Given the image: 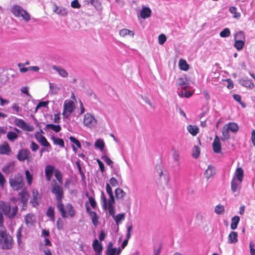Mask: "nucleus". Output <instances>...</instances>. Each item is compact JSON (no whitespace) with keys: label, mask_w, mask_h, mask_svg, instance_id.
Listing matches in <instances>:
<instances>
[{"label":"nucleus","mask_w":255,"mask_h":255,"mask_svg":"<svg viewBox=\"0 0 255 255\" xmlns=\"http://www.w3.org/2000/svg\"><path fill=\"white\" fill-rule=\"evenodd\" d=\"M240 83L243 86L249 88L250 89H252L255 87V84L253 83V82L248 79H242L240 80Z\"/></svg>","instance_id":"obj_17"},{"label":"nucleus","mask_w":255,"mask_h":255,"mask_svg":"<svg viewBox=\"0 0 255 255\" xmlns=\"http://www.w3.org/2000/svg\"><path fill=\"white\" fill-rule=\"evenodd\" d=\"M35 138L41 145L44 147L50 146V143L47 141L45 137L40 134L39 132H37L35 133Z\"/></svg>","instance_id":"obj_11"},{"label":"nucleus","mask_w":255,"mask_h":255,"mask_svg":"<svg viewBox=\"0 0 255 255\" xmlns=\"http://www.w3.org/2000/svg\"><path fill=\"white\" fill-rule=\"evenodd\" d=\"M101 199L103 201V207L104 209L107 210L108 201H107L106 197L103 192H102Z\"/></svg>","instance_id":"obj_54"},{"label":"nucleus","mask_w":255,"mask_h":255,"mask_svg":"<svg viewBox=\"0 0 255 255\" xmlns=\"http://www.w3.org/2000/svg\"><path fill=\"white\" fill-rule=\"evenodd\" d=\"M18 209L17 206L11 207L9 203L0 201V213L9 219H14L15 217Z\"/></svg>","instance_id":"obj_2"},{"label":"nucleus","mask_w":255,"mask_h":255,"mask_svg":"<svg viewBox=\"0 0 255 255\" xmlns=\"http://www.w3.org/2000/svg\"><path fill=\"white\" fill-rule=\"evenodd\" d=\"M187 131L192 135L196 136L199 132V128L195 125H189L187 126Z\"/></svg>","instance_id":"obj_18"},{"label":"nucleus","mask_w":255,"mask_h":255,"mask_svg":"<svg viewBox=\"0 0 255 255\" xmlns=\"http://www.w3.org/2000/svg\"><path fill=\"white\" fill-rule=\"evenodd\" d=\"M83 124L85 126L92 128L96 126L97 120L91 114L87 113L84 115Z\"/></svg>","instance_id":"obj_7"},{"label":"nucleus","mask_w":255,"mask_h":255,"mask_svg":"<svg viewBox=\"0 0 255 255\" xmlns=\"http://www.w3.org/2000/svg\"><path fill=\"white\" fill-rule=\"evenodd\" d=\"M51 193H53L57 201V208L59 212L61 213L62 218H66L68 216L73 217L75 215V211L72 205L70 204H67L64 206L63 204L62 199L64 197V190L62 187V184H58L56 180L54 179L51 182Z\"/></svg>","instance_id":"obj_1"},{"label":"nucleus","mask_w":255,"mask_h":255,"mask_svg":"<svg viewBox=\"0 0 255 255\" xmlns=\"http://www.w3.org/2000/svg\"><path fill=\"white\" fill-rule=\"evenodd\" d=\"M91 216L92 218V221L94 226H97L98 223V217L97 215V214L95 212H91Z\"/></svg>","instance_id":"obj_51"},{"label":"nucleus","mask_w":255,"mask_h":255,"mask_svg":"<svg viewBox=\"0 0 255 255\" xmlns=\"http://www.w3.org/2000/svg\"><path fill=\"white\" fill-rule=\"evenodd\" d=\"M14 124L22 129L28 131H31L33 130V127L28 125L23 120L15 118L14 121Z\"/></svg>","instance_id":"obj_8"},{"label":"nucleus","mask_w":255,"mask_h":255,"mask_svg":"<svg viewBox=\"0 0 255 255\" xmlns=\"http://www.w3.org/2000/svg\"><path fill=\"white\" fill-rule=\"evenodd\" d=\"M245 44V41H244L235 40L234 46L237 50L240 51L244 48Z\"/></svg>","instance_id":"obj_36"},{"label":"nucleus","mask_w":255,"mask_h":255,"mask_svg":"<svg viewBox=\"0 0 255 255\" xmlns=\"http://www.w3.org/2000/svg\"><path fill=\"white\" fill-rule=\"evenodd\" d=\"M213 150L215 153H219L221 152V143L219 137L216 135L212 143Z\"/></svg>","instance_id":"obj_10"},{"label":"nucleus","mask_w":255,"mask_h":255,"mask_svg":"<svg viewBox=\"0 0 255 255\" xmlns=\"http://www.w3.org/2000/svg\"><path fill=\"white\" fill-rule=\"evenodd\" d=\"M229 130L227 128V126H224L222 128V136L221 137V140L222 141H225L228 140L230 138V134L229 133Z\"/></svg>","instance_id":"obj_24"},{"label":"nucleus","mask_w":255,"mask_h":255,"mask_svg":"<svg viewBox=\"0 0 255 255\" xmlns=\"http://www.w3.org/2000/svg\"><path fill=\"white\" fill-rule=\"evenodd\" d=\"M117 249L116 248H107V255H115L116 254Z\"/></svg>","instance_id":"obj_61"},{"label":"nucleus","mask_w":255,"mask_h":255,"mask_svg":"<svg viewBox=\"0 0 255 255\" xmlns=\"http://www.w3.org/2000/svg\"><path fill=\"white\" fill-rule=\"evenodd\" d=\"M120 35L123 37H125L128 35H129L132 36H133L134 32H133V31H131L128 29L124 28L120 30Z\"/></svg>","instance_id":"obj_41"},{"label":"nucleus","mask_w":255,"mask_h":255,"mask_svg":"<svg viewBox=\"0 0 255 255\" xmlns=\"http://www.w3.org/2000/svg\"><path fill=\"white\" fill-rule=\"evenodd\" d=\"M200 153V147L197 145H195L192 149V156L195 158H197L199 156Z\"/></svg>","instance_id":"obj_46"},{"label":"nucleus","mask_w":255,"mask_h":255,"mask_svg":"<svg viewBox=\"0 0 255 255\" xmlns=\"http://www.w3.org/2000/svg\"><path fill=\"white\" fill-rule=\"evenodd\" d=\"M254 246L255 245L252 242L250 243L251 255H255V249H254Z\"/></svg>","instance_id":"obj_64"},{"label":"nucleus","mask_w":255,"mask_h":255,"mask_svg":"<svg viewBox=\"0 0 255 255\" xmlns=\"http://www.w3.org/2000/svg\"><path fill=\"white\" fill-rule=\"evenodd\" d=\"M10 186L15 191L22 189L24 185V182L22 175L18 173L9 179Z\"/></svg>","instance_id":"obj_4"},{"label":"nucleus","mask_w":255,"mask_h":255,"mask_svg":"<svg viewBox=\"0 0 255 255\" xmlns=\"http://www.w3.org/2000/svg\"><path fill=\"white\" fill-rule=\"evenodd\" d=\"M53 10L55 13L61 15H65L67 14V11L66 8L58 7L56 5H55L54 9Z\"/></svg>","instance_id":"obj_33"},{"label":"nucleus","mask_w":255,"mask_h":255,"mask_svg":"<svg viewBox=\"0 0 255 255\" xmlns=\"http://www.w3.org/2000/svg\"><path fill=\"white\" fill-rule=\"evenodd\" d=\"M95 145L96 147L99 148L101 150H103L104 148L105 143L102 139H99L95 142Z\"/></svg>","instance_id":"obj_50"},{"label":"nucleus","mask_w":255,"mask_h":255,"mask_svg":"<svg viewBox=\"0 0 255 255\" xmlns=\"http://www.w3.org/2000/svg\"><path fill=\"white\" fill-rule=\"evenodd\" d=\"M71 6L74 8H79L81 5L78 0H73L71 3Z\"/></svg>","instance_id":"obj_60"},{"label":"nucleus","mask_w":255,"mask_h":255,"mask_svg":"<svg viewBox=\"0 0 255 255\" xmlns=\"http://www.w3.org/2000/svg\"><path fill=\"white\" fill-rule=\"evenodd\" d=\"M93 248L96 252L95 255H101L103 250V247L101 243H100L97 239H95L92 244Z\"/></svg>","instance_id":"obj_14"},{"label":"nucleus","mask_w":255,"mask_h":255,"mask_svg":"<svg viewBox=\"0 0 255 255\" xmlns=\"http://www.w3.org/2000/svg\"><path fill=\"white\" fill-rule=\"evenodd\" d=\"M233 98L237 102H238L243 107H246V105L245 104V103H244L242 101L241 97L240 95L238 94H234L233 95Z\"/></svg>","instance_id":"obj_56"},{"label":"nucleus","mask_w":255,"mask_h":255,"mask_svg":"<svg viewBox=\"0 0 255 255\" xmlns=\"http://www.w3.org/2000/svg\"><path fill=\"white\" fill-rule=\"evenodd\" d=\"M74 103L71 100H66L64 103L62 115L64 118H68L74 109Z\"/></svg>","instance_id":"obj_6"},{"label":"nucleus","mask_w":255,"mask_h":255,"mask_svg":"<svg viewBox=\"0 0 255 255\" xmlns=\"http://www.w3.org/2000/svg\"><path fill=\"white\" fill-rule=\"evenodd\" d=\"M25 178L28 185L31 186L32 183L33 176L28 170L25 171Z\"/></svg>","instance_id":"obj_45"},{"label":"nucleus","mask_w":255,"mask_h":255,"mask_svg":"<svg viewBox=\"0 0 255 255\" xmlns=\"http://www.w3.org/2000/svg\"><path fill=\"white\" fill-rule=\"evenodd\" d=\"M215 173L216 170L215 168L211 165H209L205 171V175L207 178H209L213 176Z\"/></svg>","instance_id":"obj_25"},{"label":"nucleus","mask_w":255,"mask_h":255,"mask_svg":"<svg viewBox=\"0 0 255 255\" xmlns=\"http://www.w3.org/2000/svg\"><path fill=\"white\" fill-rule=\"evenodd\" d=\"M110 183L113 186H116L118 185V180L114 177H112L110 179Z\"/></svg>","instance_id":"obj_63"},{"label":"nucleus","mask_w":255,"mask_h":255,"mask_svg":"<svg viewBox=\"0 0 255 255\" xmlns=\"http://www.w3.org/2000/svg\"><path fill=\"white\" fill-rule=\"evenodd\" d=\"M126 195V192L120 188H118L115 190V196L117 199H123Z\"/></svg>","instance_id":"obj_31"},{"label":"nucleus","mask_w":255,"mask_h":255,"mask_svg":"<svg viewBox=\"0 0 255 255\" xmlns=\"http://www.w3.org/2000/svg\"><path fill=\"white\" fill-rule=\"evenodd\" d=\"M14 167V163H9L2 168V171L6 174H9L13 171Z\"/></svg>","instance_id":"obj_26"},{"label":"nucleus","mask_w":255,"mask_h":255,"mask_svg":"<svg viewBox=\"0 0 255 255\" xmlns=\"http://www.w3.org/2000/svg\"><path fill=\"white\" fill-rule=\"evenodd\" d=\"M125 215L124 213L119 214L114 217V220L116 223L118 224L122 220L125 218Z\"/></svg>","instance_id":"obj_55"},{"label":"nucleus","mask_w":255,"mask_h":255,"mask_svg":"<svg viewBox=\"0 0 255 255\" xmlns=\"http://www.w3.org/2000/svg\"><path fill=\"white\" fill-rule=\"evenodd\" d=\"M214 211L217 214H223L225 212L224 206L221 205H218L215 207Z\"/></svg>","instance_id":"obj_48"},{"label":"nucleus","mask_w":255,"mask_h":255,"mask_svg":"<svg viewBox=\"0 0 255 255\" xmlns=\"http://www.w3.org/2000/svg\"><path fill=\"white\" fill-rule=\"evenodd\" d=\"M240 217L238 216H235L232 218V223L231 224V228L232 230H235L237 227L238 225L240 222Z\"/></svg>","instance_id":"obj_34"},{"label":"nucleus","mask_w":255,"mask_h":255,"mask_svg":"<svg viewBox=\"0 0 255 255\" xmlns=\"http://www.w3.org/2000/svg\"><path fill=\"white\" fill-rule=\"evenodd\" d=\"M54 176L57 180L56 181L58 182V184H63V176L59 170H55Z\"/></svg>","instance_id":"obj_32"},{"label":"nucleus","mask_w":255,"mask_h":255,"mask_svg":"<svg viewBox=\"0 0 255 255\" xmlns=\"http://www.w3.org/2000/svg\"><path fill=\"white\" fill-rule=\"evenodd\" d=\"M102 159L107 164L110 166L111 168L113 167V161L107 156L104 155L102 156Z\"/></svg>","instance_id":"obj_53"},{"label":"nucleus","mask_w":255,"mask_h":255,"mask_svg":"<svg viewBox=\"0 0 255 255\" xmlns=\"http://www.w3.org/2000/svg\"><path fill=\"white\" fill-rule=\"evenodd\" d=\"M24 221L27 226H30L35 222L34 216L31 213L27 214L24 217Z\"/></svg>","instance_id":"obj_20"},{"label":"nucleus","mask_w":255,"mask_h":255,"mask_svg":"<svg viewBox=\"0 0 255 255\" xmlns=\"http://www.w3.org/2000/svg\"><path fill=\"white\" fill-rule=\"evenodd\" d=\"M87 4H91L96 8L99 9L101 7V2L99 0H85Z\"/></svg>","instance_id":"obj_37"},{"label":"nucleus","mask_w":255,"mask_h":255,"mask_svg":"<svg viewBox=\"0 0 255 255\" xmlns=\"http://www.w3.org/2000/svg\"><path fill=\"white\" fill-rule=\"evenodd\" d=\"M23 228L22 226H20L17 230L16 233V237L17 239V242L18 246H20L22 243V235L21 232L22 231Z\"/></svg>","instance_id":"obj_38"},{"label":"nucleus","mask_w":255,"mask_h":255,"mask_svg":"<svg viewBox=\"0 0 255 255\" xmlns=\"http://www.w3.org/2000/svg\"><path fill=\"white\" fill-rule=\"evenodd\" d=\"M151 14V10L149 7H143L140 11V16L143 19L150 17Z\"/></svg>","instance_id":"obj_22"},{"label":"nucleus","mask_w":255,"mask_h":255,"mask_svg":"<svg viewBox=\"0 0 255 255\" xmlns=\"http://www.w3.org/2000/svg\"><path fill=\"white\" fill-rule=\"evenodd\" d=\"M187 83V79L186 77H180L177 79V85L178 86H183L185 85H186Z\"/></svg>","instance_id":"obj_52"},{"label":"nucleus","mask_w":255,"mask_h":255,"mask_svg":"<svg viewBox=\"0 0 255 255\" xmlns=\"http://www.w3.org/2000/svg\"><path fill=\"white\" fill-rule=\"evenodd\" d=\"M7 138L11 141H13L15 140L17 137L18 135L13 131H9L7 133Z\"/></svg>","instance_id":"obj_47"},{"label":"nucleus","mask_w":255,"mask_h":255,"mask_svg":"<svg viewBox=\"0 0 255 255\" xmlns=\"http://www.w3.org/2000/svg\"><path fill=\"white\" fill-rule=\"evenodd\" d=\"M106 189V191H107V193L109 194V197H110V199L108 200V201L112 202L113 201H115V198H114V196L113 195V191H112L111 187L110 186V184L107 183Z\"/></svg>","instance_id":"obj_39"},{"label":"nucleus","mask_w":255,"mask_h":255,"mask_svg":"<svg viewBox=\"0 0 255 255\" xmlns=\"http://www.w3.org/2000/svg\"><path fill=\"white\" fill-rule=\"evenodd\" d=\"M14 242L11 236L7 234L6 229L3 228L0 231V245L3 250L11 249L13 246Z\"/></svg>","instance_id":"obj_3"},{"label":"nucleus","mask_w":255,"mask_h":255,"mask_svg":"<svg viewBox=\"0 0 255 255\" xmlns=\"http://www.w3.org/2000/svg\"><path fill=\"white\" fill-rule=\"evenodd\" d=\"M30 154L29 151L27 149L20 150L17 155V158L18 160L23 161L27 159Z\"/></svg>","instance_id":"obj_13"},{"label":"nucleus","mask_w":255,"mask_h":255,"mask_svg":"<svg viewBox=\"0 0 255 255\" xmlns=\"http://www.w3.org/2000/svg\"><path fill=\"white\" fill-rule=\"evenodd\" d=\"M11 12L15 17H21L25 21H28L30 19L29 13L19 5H13L11 8Z\"/></svg>","instance_id":"obj_5"},{"label":"nucleus","mask_w":255,"mask_h":255,"mask_svg":"<svg viewBox=\"0 0 255 255\" xmlns=\"http://www.w3.org/2000/svg\"><path fill=\"white\" fill-rule=\"evenodd\" d=\"M51 139H52L53 143L55 144L58 145L61 147H64V140L62 138H57L54 136H52L51 137Z\"/></svg>","instance_id":"obj_42"},{"label":"nucleus","mask_w":255,"mask_h":255,"mask_svg":"<svg viewBox=\"0 0 255 255\" xmlns=\"http://www.w3.org/2000/svg\"><path fill=\"white\" fill-rule=\"evenodd\" d=\"M52 69L56 70L61 76L64 78L67 77L68 76V74L67 71L61 67L53 66Z\"/></svg>","instance_id":"obj_27"},{"label":"nucleus","mask_w":255,"mask_h":255,"mask_svg":"<svg viewBox=\"0 0 255 255\" xmlns=\"http://www.w3.org/2000/svg\"><path fill=\"white\" fill-rule=\"evenodd\" d=\"M158 43L160 45H163L166 40V37L164 34H160L158 36Z\"/></svg>","instance_id":"obj_58"},{"label":"nucleus","mask_w":255,"mask_h":255,"mask_svg":"<svg viewBox=\"0 0 255 255\" xmlns=\"http://www.w3.org/2000/svg\"><path fill=\"white\" fill-rule=\"evenodd\" d=\"M115 203V201H113L112 202L108 201V204L107 206V209L109 210V213L110 215H112L114 217L115 215V207L114 206V204Z\"/></svg>","instance_id":"obj_40"},{"label":"nucleus","mask_w":255,"mask_h":255,"mask_svg":"<svg viewBox=\"0 0 255 255\" xmlns=\"http://www.w3.org/2000/svg\"><path fill=\"white\" fill-rule=\"evenodd\" d=\"M69 139L72 142L75 144V145L77 146V147L78 148H81V145L80 141L78 139H77L75 137L71 136L69 137Z\"/></svg>","instance_id":"obj_57"},{"label":"nucleus","mask_w":255,"mask_h":255,"mask_svg":"<svg viewBox=\"0 0 255 255\" xmlns=\"http://www.w3.org/2000/svg\"><path fill=\"white\" fill-rule=\"evenodd\" d=\"M235 175L239 182L242 183L244 177V170L242 167H238L237 168Z\"/></svg>","instance_id":"obj_23"},{"label":"nucleus","mask_w":255,"mask_h":255,"mask_svg":"<svg viewBox=\"0 0 255 255\" xmlns=\"http://www.w3.org/2000/svg\"><path fill=\"white\" fill-rule=\"evenodd\" d=\"M64 223L62 220L59 218L56 222L57 228L58 230H62L63 229Z\"/></svg>","instance_id":"obj_59"},{"label":"nucleus","mask_w":255,"mask_h":255,"mask_svg":"<svg viewBox=\"0 0 255 255\" xmlns=\"http://www.w3.org/2000/svg\"><path fill=\"white\" fill-rule=\"evenodd\" d=\"M46 128H51L52 130L55 131L56 132H58L61 129L60 125H55L53 124H47L46 126Z\"/></svg>","instance_id":"obj_44"},{"label":"nucleus","mask_w":255,"mask_h":255,"mask_svg":"<svg viewBox=\"0 0 255 255\" xmlns=\"http://www.w3.org/2000/svg\"><path fill=\"white\" fill-rule=\"evenodd\" d=\"M10 151V148L7 142H4L0 145V154L7 155Z\"/></svg>","instance_id":"obj_16"},{"label":"nucleus","mask_w":255,"mask_h":255,"mask_svg":"<svg viewBox=\"0 0 255 255\" xmlns=\"http://www.w3.org/2000/svg\"><path fill=\"white\" fill-rule=\"evenodd\" d=\"M46 215L52 221L54 222L55 221V211L54 207L52 206L48 207L46 211Z\"/></svg>","instance_id":"obj_30"},{"label":"nucleus","mask_w":255,"mask_h":255,"mask_svg":"<svg viewBox=\"0 0 255 255\" xmlns=\"http://www.w3.org/2000/svg\"><path fill=\"white\" fill-rule=\"evenodd\" d=\"M230 12L233 14V17L235 18H239L241 16V13L237 11V9L235 6H231L229 8Z\"/></svg>","instance_id":"obj_43"},{"label":"nucleus","mask_w":255,"mask_h":255,"mask_svg":"<svg viewBox=\"0 0 255 255\" xmlns=\"http://www.w3.org/2000/svg\"><path fill=\"white\" fill-rule=\"evenodd\" d=\"M179 68L180 70L187 71L189 68V66L186 61L183 59H181L179 61Z\"/></svg>","instance_id":"obj_28"},{"label":"nucleus","mask_w":255,"mask_h":255,"mask_svg":"<svg viewBox=\"0 0 255 255\" xmlns=\"http://www.w3.org/2000/svg\"><path fill=\"white\" fill-rule=\"evenodd\" d=\"M238 233L234 231H232L228 236V243L230 244L236 243L238 240Z\"/></svg>","instance_id":"obj_21"},{"label":"nucleus","mask_w":255,"mask_h":255,"mask_svg":"<svg viewBox=\"0 0 255 255\" xmlns=\"http://www.w3.org/2000/svg\"><path fill=\"white\" fill-rule=\"evenodd\" d=\"M18 196L19 197L20 201L23 204L22 209H23L24 207L26 206L27 201L29 198V194L26 190H23L18 193Z\"/></svg>","instance_id":"obj_12"},{"label":"nucleus","mask_w":255,"mask_h":255,"mask_svg":"<svg viewBox=\"0 0 255 255\" xmlns=\"http://www.w3.org/2000/svg\"><path fill=\"white\" fill-rule=\"evenodd\" d=\"M234 39L246 41L245 33L242 31L237 32L234 35Z\"/></svg>","instance_id":"obj_35"},{"label":"nucleus","mask_w":255,"mask_h":255,"mask_svg":"<svg viewBox=\"0 0 255 255\" xmlns=\"http://www.w3.org/2000/svg\"><path fill=\"white\" fill-rule=\"evenodd\" d=\"M54 171V167L53 165H48L45 167V174L46 179L48 181L51 180Z\"/></svg>","instance_id":"obj_15"},{"label":"nucleus","mask_w":255,"mask_h":255,"mask_svg":"<svg viewBox=\"0 0 255 255\" xmlns=\"http://www.w3.org/2000/svg\"><path fill=\"white\" fill-rule=\"evenodd\" d=\"M241 183H237L236 179L234 178L231 182V190L233 192L240 190L241 188Z\"/></svg>","instance_id":"obj_29"},{"label":"nucleus","mask_w":255,"mask_h":255,"mask_svg":"<svg viewBox=\"0 0 255 255\" xmlns=\"http://www.w3.org/2000/svg\"><path fill=\"white\" fill-rule=\"evenodd\" d=\"M48 103V102H40L36 106L35 111H36L39 108L46 107Z\"/></svg>","instance_id":"obj_62"},{"label":"nucleus","mask_w":255,"mask_h":255,"mask_svg":"<svg viewBox=\"0 0 255 255\" xmlns=\"http://www.w3.org/2000/svg\"><path fill=\"white\" fill-rule=\"evenodd\" d=\"M227 128L233 133H236L238 131L239 127L238 124L234 122H230L225 125Z\"/></svg>","instance_id":"obj_19"},{"label":"nucleus","mask_w":255,"mask_h":255,"mask_svg":"<svg viewBox=\"0 0 255 255\" xmlns=\"http://www.w3.org/2000/svg\"><path fill=\"white\" fill-rule=\"evenodd\" d=\"M40 199L41 196L39 194L38 190L33 189L32 190V198L30 201V203L32 204V206L36 207L38 206Z\"/></svg>","instance_id":"obj_9"},{"label":"nucleus","mask_w":255,"mask_h":255,"mask_svg":"<svg viewBox=\"0 0 255 255\" xmlns=\"http://www.w3.org/2000/svg\"><path fill=\"white\" fill-rule=\"evenodd\" d=\"M231 35V31L228 28H224L222 31L220 33V36L221 37H227L230 36Z\"/></svg>","instance_id":"obj_49"}]
</instances>
